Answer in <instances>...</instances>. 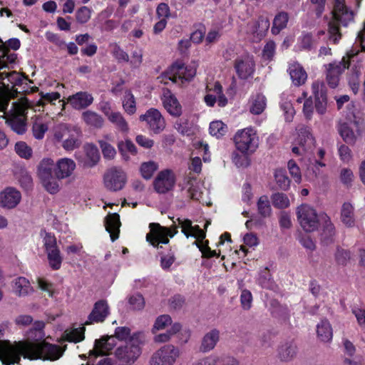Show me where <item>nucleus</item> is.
Wrapping results in <instances>:
<instances>
[{"label":"nucleus","mask_w":365,"mask_h":365,"mask_svg":"<svg viewBox=\"0 0 365 365\" xmlns=\"http://www.w3.org/2000/svg\"><path fill=\"white\" fill-rule=\"evenodd\" d=\"M270 26L269 19L267 16H260L259 18L247 26V32L254 41H261L266 35Z\"/></svg>","instance_id":"nucleus-19"},{"label":"nucleus","mask_w":365,"mask_h":365,"mask_svg":"<svg viewBox=\"0 0 365 365\" xmlns=\"http://www.w3.org/2000/svg\"><path fill=\"white\" fill-rule=\"evenodd\" d=\"M111 53L114 58L120 63H128L129 61L128 54L124 51L117 43L110 45Z\"/></svg>","instance_id":"nucleus-59"},{"label":"nucleus","mask_w":365,"mask_h":365,"mask_svg":"<svg viewBox=\"0 0 365 365\" xmlns=\"http://www.w3.org/2000/svg\"><path fill=\"white\" fill-rule=\"evenodd\" d=\"M50 267L53 270L59 269L63 261L59 249L46 252Z\"/></svg>","instance_id":"nucleus-50"},{"label":"nucleus","mask_w":365,"mask_h":365,"mask_svg":"<svg viewBox=\"0 0 365 365\" xmlns=\"http://www.w3.org/2000/svg\"><path fill=\"white\" fill-rule=\"evenodd\" d=\"M20 41L18 38H11L6 43H4L0 38V69L8 67L9 64L15 62L16 54L11 52L9 48L16 51L20 47Z\"/></svg>","instance_id":"nucleus-14"},{"label":"nucleus","mask_w":365,"mask_h":365,"mask_svg":"<svg viewBox=\"0 0 365 365\" xmlns=\"http://www.w3.org/2000/svg\"><path fill=\"white\" fill-rule=\"evenodd\" d=\"M150 232L146 235L147 241L153 247H158L159 244H168L169 237H173L176 233V227L174 232L171 229L162 227L158 223L150 224Z\"/></svg>","instance_id":"nucleus-11"},{"label":"nucleus","mask_w":365,"mask_h":365,"mask_svg":"<svg viewBox=\"0 0 365 365\" xmlns=\"http://www.w3.org/2000/svg\"><path fill=\"white\" fill-rule=\"evenodd\" d=\"M209 130L210 135L219 138L225 135L227 126L221 120H215L210 123Z\"/></svg>","instance_id":"nucleus-49"},{"label":"nucleus","mask_w":365,"mask_h":365,"mask_svg":"<svg viewBox=\"0 0 365 365\" xmlns=\"http://www.w3.org/2000/svg\"><path fill=\"white\" fill-rule=\"evenodd\" d=\"M250 112L254 115H259L263 113L267 106V98L261 93L252 94L249 100Z\"/></svg>","instance_id":"nucleus-34"},{"label":"nucleus","mask_w":365,"mask_h":365,"mask_svg":"<svg viewBox=\"0 0 365 365\" xmlns=\"http://www.w3.org/2000/svg\"><path fill=\"white\" fill-rule=\"evenodd\" d=\"M175 175L171 170L160 171L155 178L153 185L155 191L165 194L172 190L175 185Z\"/></svg>","instance_id":"nucleus-16"},{"label":"nucleus","mask_w":365,"mask_h":365,"mask_svg":"<svg viewBox=\"0 0 365 365\" xmlns=\"http://www.w3.org/2000/svg\"><path fill=\"white\" fill-rule=\"evenodd\" d=\"M197 67V65L195 62H192L186 66L180 62H176L171 66V71L175 72L178 83L182 84L184 82L191 81L195 77Z\"/></svg>","instance_id":"nucleus-17"},{"label":"nucleus","mask_w":365,"mask_h":365,"mask_svg":"<svg viewBox=\"0 0 365 365\" xmlns=\"http://www.w3.org/2000/svg\"><path fill=\"white\" fill-rule=\"evenodd\" d=\"M317 40L313 39L309 34H302L297 41V47L299 50H310Z\"/></svg>","instance_id":"nucleus-56"},{"label":"nucleus","mask_w":365,"mask_h":365,"mask_svg":"<svg viewBox=\"0 0 365 365\" xmlns=\"http://www.w3.org/2000/svg\"><path fill=\"white\" fill-rule=\"evenodd\" d=\"M207 93L204 97V101L209 107H213L217 103L219 107H225L227 106L228 101L223 94L222 87L219 82H215L212 87L207 86Z\"/></svg>","instance_id":"nucleus-20"},{"label":"nucleus","mask_w":365,"mask_h":365,"mask_svg":"<svg viewBox=\"0 0 365 365\" xmlns=\"http://www.w3.org/2000/svg\"><path fill=\"white\" fill-rule=\"evenodd\" d=\"M120 226V217L118 214L112 213L107 215L105 219V227L113 242L118 238Z\"/></svg>","instance_id":"nucleus-33"},{"label":"nucleus","mask_w":365,"mask_h":365,"mask_svg":"<svg viewBox=\"0 0 365 365\" xmlns=\"http://www.w3.org/2000/svg\"><path fill=\"white\" fill-rule=\"evenodd\" d=\"M48 129V126L46 123L41 120H36L32 127L34 138L38 140L42 139Z\"/></svg>","instance_id":"nucleus-60"},{"label":"nucleus","mask_w":365,"mask_h":365,"mask_svg":"<svg viewBox=\"0 0 365 365\" xmlns=\"http://www.w3.org/2000/svg\"><path fill=\"white\" fill-rule=\"evenodd\" d=\"M21 81L19 74L13 72H0V111L7 108L10 100L9 84L14 86Z\"/></svg>","instance_id":"nucleus-9"},{"label":"nucleus","mask_w":365,"mask_h":365,"mask_svg":"<svg viewBox=\"0 0 365 365\" xmlns=\"http://www.w3.org/2000/svg\"><path fill=\"white\" fill-rule=\"evenodd\" d=\"M273 205L279 209H284L289 206L290 202L287 195L277 192L272 196Z\"/></svg>","instance_id":"nucleus-57"},{"label":"nucleus","mask_w":365,"mask_h":365,"mask_svg":"<svg viewBox=\"0 0 365 365\" xmlns=\"http://www.w3.org/2000/svg\"><path fill=\"white\" fill-rule=\"evenodd\" d=\"M110 140H111V137L110 135H106L104 139L98 140L104 158L108 160L113 159L116 155L115 149L108 143Z\"/></svg>","instance_id":"nucleus-44"},{"label":"nucleus","mask_w":365,"mask_h":365,"mask_svg":"<svg viewBox=\"0 0 365 365\" xmlns=\"http://www.w3.org/2000/svg\"><path fill=\"white\" fill-rule=\"evenodd\" d=\"M41 236L43 237L46 252L58 249L56 239L53 235L48 233L46 231H41Z\"/></svg>","instance_id":"nucleus-58"},{"label":"nucleus","mask_w":365,"mask_h":365,"mask_svg":"<svg viewBox=\"0 0 365 365\" xmlns=\"http://www.w3.org/2000/svg\"><path fill=\"white\" fill-rule=\"evenodd\" d=\"M82 120L88 126L100 128L103 125V118L97 113L88 110L83 112Z\"/></svg>","instance_id":"nucleus-40"},{"label":"nucleus","mask_w":365,"mask_h":365,"mask_svg":"<svg viewBox=\"0 0 365 365\" xmlns=\"http://www.w3.org/2000/svg\"><path fill=\"white\" fill-rule=\"evenodd\" d=\"M297 354V346L294 342L282 344L278 349V356L283 361L292 360Z\"/></svg>","instance_id":"nucleus-38"},{"label":"nucleus","mask_w":365,"mask_h":365,"mask_svg":"<svg viewBox=\"0 0 365 365\" xmlns=\"http://www.w3.org/2000/svg\"><path fill=\"white\" fill-rule=\"evenodd\" d=\"M181 329V326L178 323L173 324L170 329L166 332L155 335L154 337L155 342L157 343H165L171 339V337L178 333Z\"/></svg>","instance_id":"nucleus-51"},{"label":"nucleus","mask_w":365,"mask_h":365,"mask_svg":"<svg viewBox=\"0 0 365 365\" xmlns=\"http://www.w3.org/2000/svg\"><path fill=\"white\" fill-rule=\"evenodd\" d=\"M239 361L235 357L226 354H219L202 358L192 365H239Z\"/></svg>","instance_id":"nucleus-24"},{"label":"nucleus","mask_w":365,"mask_h":365,"mask_svg":"<svg viewBox=\"0 0 365 365\" xmlns=\"http://www.w3.org/2000/svg\"><path fill=\"white\" fill-rule=\"evenodd\" d=\"M41 98L37 102L34 109L36 110L37 107L43 106L46 103H50L51 104H54V101L59 100L61 95L58 92H52V93H40Z\"/></svg>","instance_id":"nucleus-55"},{"label":"nucleus","mask_w":365,"mask_h":365,"mask_svg":"<svg viewBox=\"0 0 365 365\" xmlns=\"http://www.w3.org/2000/svg\"><path fill=\"white\" fill-rule=\"evenodd\" d=\"M58 345L46 341L30 342L19 341L14 344L9 341H0V361L4 365L19 364L20 356L30 359L56 361L60 359L63 352Z\"/></svg>","instance_id":"nucleus-1"},{"label":"nucleus","mask_w":365,"mask_h":365,"mask_svg":"<svg viewBox=\"0 0 365 365\" xmlns=\"http://www.w3.org/2000/svg\"><path fill=\"white\" fill-rule=\"evenodd\" d=\"M140 121L145 122L148 128L154 133H161L165 128V120L161 113L156 108L148 109L139 117Z\"/></svg>","instance_id":"nucleus-13"},{"label":"nucleus","mask_w":365,"mask_h":365,"mask_svg":"<svg viewBox=\"0 0 365 365\" xmlns=\"http://www.w3.org/2000/svg\"><path fill=\"white\" fill-rule=\"evenodd\" d=\"M220 331L217 329L207 331L202 339L200 350L206 353L214 349L220 340Z\"/></svg>","instance_id":"nucleus-31"},{"label":"nucleus","mask_w":365,"mask_h":365,"mask_svg":"<svg viewBox=\"0 0 365 365\" xmlns=\"http://www.w3.org/2000/svg\"><path fill=\"white\" fill-rule=\"evenodd\" d=\"M110 313L109 307L106 300H99L93 306V309L88 317V323L103 322Z\"/></svg>","instance_id":"nucleus-26"},{"label":"nucleus","mask_w":365,"mask_h":365,"mask_svg":"<svg viewBox=\"0 0 365 365\" xmlns=\"http://www.w3.org/2000/svg\"><path fill=\"white\" fill-rule=\"evenodd\" d=\"M21 200V192L16 188L9 187L0 192V207L11 210L16 207Z\"/></svg>","instance_id":"nucleus-23"},{"label":"nucleus","mask_w":365,"mask_h":365,"mask_svg":"<svg viewBox=\"0 0 365 365\" xmlns=\"http://www.w3.org/2000/svg\"><path fill=\"white\" fill-rule=\"evenodd\" d=\"M327 71V81L331 88H336L339 82L340 76L349 67L346 57L340 61H334L324 66Z\"/></svg>","instance_id":"nucleus-15"},{"label":"nucleus","mask_w":365,"mask_h":365,"mask_svg":"<svg viewBox=\"0 0 365 365\" xmlns=\"http://www.w3.org/2000/svg\"><path fill=\"white\" fill-rule=\"evenodd\" d=\"M130 308L134 310H141L145 307V299L140 294L131 295L128 299Z\"/></svg>","instance_id":"nucleus-64"},{"label":"nucleus","mask_w":365,"mask_h":365,"mask_svg":"<svg viewBox=\"0 0 365 365\" xmlns=\"http://www.w3.org/2000/svg\"><path fill=\"white\" fill-rule=\"evenodd\" d=\"M179 225L181 227L182 232L187 237H193L197 240L194 242L200 249L202 255L205 257L218 256L215 250H211L207 244H204L203 240L205 237V232L198 225L192 226L190 220L178 219Z\"/></svg>","instance_id":"nucleus-7"},{"label":"nucleus","mask_w":365,"mask_h":365,"mask_svg":"<svg viewBox=\"0 0 365 365\" xmlns=\"http://www.w3.org/2000/svg\"><path fill=\"white\" fill-rule=\"evenodd\" d=\"M235 69L238 77L241 79H247L252 77L255 71V63L252 56L244 55L235 61Z\"/></svg>","instance_id":"nucleus-18"},{"label":"nucleus","mask_w":365,"mask_h":365,"mask_svg":"<svg viewBox=\"0 0 365 365\" xmlns=\"http://www.w3.org/2000/svg\"><path fill=\"white\" fill-rule=\"evenodd\" d=\"M145 340L143 332L133 334L124 346H120L115 350V356L121 365H130L140 356L141 345Z\"/></svg>","instance_id":"nucleus-2"},{"label":"nucleus","mask_w":365,"mask_h":365,"mask_svg":"<svg viewBox=\"0 0 365 365\" xmlns=\"http://www.w3.org/2000/svg\"><path fill=\"white\" fill-rule=\"evenodd\" d=\"M172 324V319L169 315L163 314L159 316L153 325V331H159L165 329Z\"/></svg>","instance_id":"nucleus-63"},{"label":"nucleus","mask_w":365,"mask_h":365,"mask_svg":"<svg viewBox=\"0 0 365 365\" xmlns=\"http://www.w3.org/2000/svg\"><path fill=\"white\" fill-rule=\"evenodd\" d=\"M85 155L79 158V162L85 168L94 167L100 160V154L98 148L93 144H86L83 146Z\"/></svg>","instance_id":"nucleus-27"},{"label":"nucleus","mask_w":365,"mask_h":365,"mask_svg":"<svg viewBox=\"0 0 365 365\" xmlns=\"http://www.w3.org/2000/svg\"><path fill=\"white\" fill-rule=\"evenodd\" d=\"M334 9L333 11V20L329 23V40L334 44L338 43L341 39V33L338 23L346 26L354 20V13L344 4V0H334Z\"/></svg>","instance_id":"nucleus-3"},{"label":"nucleus","mask_w":365,"mask_h":365,"mask_svg":"<svg viewBox=\"0 0 365 365\" xmlns=\"http://www.w3.org/2000/svg\"><path fill=\"white\" fill-rule=\"evenodd\" d=\"M127 181L125 173L118 168H111L108 170L103 177L105 187L110 191L122 190Z\"/></svg>","instance_id":"nucleus-12"},{"label":"nucleus","mask_w":365,"mask_h":365,"mask_svg":"<svg viewBox=\"0 0 365 365\" xmlns=\"http://www.w3.org/2000/svg\"><path fill=\"white\" fill-rule=\"evenodd\" d=\"M287 71L290 76L292 83L295 86H301L305 83L307 74L304 68L298 62H290Z\"/></svg>","instance_id":"nucleus-30"},{"label":"nucleus","mask_w":365,"mask_h":365,"mask_svg":"<svg viewBox=\"0 0 365 365\" xmlns=\"http://www.w3.org/2000/svg\"><path fill=\"white\" fill-rule=\"evenodd\" d=\"M180 350L172 344H167L157 350L152 356L150 365H173L180 356Z\"/></svg>","instance_id":"nucleus-10"},{"label":"nucleus","mask_w":365,"mask_h":365,"mask_svg":"<svg viewBox=\"0 0 365 365\" xmlns=\"http://www.w3.org/2000/svg\"><path fill=\"white\" fill-rule=\"evenodd\" d=\"M234 142L237 150L244 155L254 153L259 147V137L252 127L237 130L234 136Z\"/></svg>","instance_id":"nucleus-6"},{"label":"nucleus","mask_w":365,"mask_h":365,"mask_svg":"<svg viewBox=\"0 0 365 365\" xmlns=\"http://www.w3.org/2000/svg\"><path fill=\"white\" fill-rule=\"evenodd\" d=\"M53 140L56 143H61L66 151H72L81 144L79 130L66 124H61L54 128Z\"/></svg>","instance_id":"nucleus-5"},{"label":"nucleus","mask_w":365,"mask_h":365,"mask_svg":"<svg viewBox=\"0 0 365 365\" xmlns=\"http://www.w3.org/2000/svg\"><path fill=\"white\" fill-rule=\"evenodd\" d=\"M297 144L302 145V150H312L315 145V140L308 128H302L299 130Z\"/></svg>","instance_id":"nucleus-36"},{"label":"nucleus","mask_w":365,"mask_h":365,"mask_svg":"<svg viewBox=\"0 0 365 365\" xmlns=\"http://www.w3.org/2000/svg\"><path fill=\"white\" fill-rule=\"evenodd\" d=\"M163 107L173 117H179L182 114V106L175 96L168 88H164L161 95Z\"/></svg>","instance_id":"nucleus-21"},{"label":"nucleus","mask_w":365,"mask_h":365,"mask_svg":"<svg viewBox=\"0 0 365 365\" xmlns=\"http://www.w3.org/2000/svg\"><path fill=\"white\" fill-rule=\"evenodd\" d=\"M320 222L323 227L322 235L324 238L332 237L335 234L334 226L327 214H320Z\"/></svg>","instance_id":"nucleus-47"},{"label":"nucleus","mask_w":365,"mask_h":365,"mask_svg":"<svg viewBox=\"0 0 365 365\" xmlns=\"http://www.w3.org/2000/svg\"><path fill=\"white\" fill-rule=\"evenodd\" d=\"M341 220L346 227H351L354 226V207L349 202L343 204L341 210Z\"/></svg>","instance_id":"nucleus-41"},{"label":"nucleus","mask_w":365,"mask_h":365,"mask_svg":"<svg viewBox=\"0 0 365 365\" xmlns=\"http://www.w3.org/2000/svg\"><path fill=\"white\" fill-rule=\"evenodd\" d=\"M118 146L123 160L125 161L130 159L129 154L134 155L137 153L135 145L130 140L120 142Z\"/></svg>","instance_id":"nucleus-45"},{"label":"nucleus","mask_w":365,"mask_h":365,"mask_svg":"<svg viewBox=\"0 0 365 365\" xmlns=\"http://www.w3.org/2000/svg\"><path fill=\"white\" fill-rule=\"evenodd\" d=\"M58 179L56 176H50L41 180V182L44 189L50 194H56L60 190V183Z\"/></svg>","instance_id":"nucleus-46"},{"label":"nucleus","mask_w":365,"mask_h":365,"mask_svg":"<svg viewBox=\"0 0 365 365\" xmlns=\"http://www.w3.org/2000/svg\"><path fill=\"white\" fill-rule=\"evenodd\" d=\"M259 214L263 217H268L272 214V208L269 200L267 195L261 196L257 202Z\"/></svg>","instance_id":"nucleus-48"},{"label":"nucleus","mask_w":365,"mask_h":365,"mask_svg":"<svg viewBox=\"0 0 365 365\" xmlns=\"http://www.w3.org/2000/svg\"><path fill=\"white\" fill-rule=\"evenodd\" d=\"M76 168L75 161L69 158H62L55 163L54 175L58 180L70 178Z\"/></svg>","instance_id":"nucleus-22"},{"label":"nucleus","mask_w":365,"mask_h":365,"mask_svg":"<svg viewBox=\"0 0 365 365\" xmlns=\"http://www.w3.org/2000/svg\"><path fill=\"white\" fill-rule=\"evenodd\" d=\"M55 163L50 158H43L37 166V175L41 180L49 178L54 173Z\"/></svg>","instance_id":"nucleus-37"},{"label":"nucleus","mask_w":365,"mask_h":365,"mask_svg":"<svg viewBox=\"0 0 365 365\" xmlns=\"http://www.w3.org/2000/svg\"><path fill=\"white\" fill-rule=\"evenodd\" d=\"M274 177L276 185L279 190L286 191L290 187V180L287 175L286 170L276 169L274 172Z\"/></svg>","instance_id":"nucleus-43"},{"label":"nucleus","mask_w":365,"mask_h":365,"mask_svg":"<svg viewBox=\"0 0 365 365\" xmlns=\"http://www.w3.org/2000/svg\"><path fill=\"white\" fill-rule=\"evenodd\" d=\"M92 10L83 6L79 8L76 13V19L78 23L83 24L87 23L91 17Z\"/></svg>","instance_id":"nucleus-61"},{"label":"nucleus","mask_w":365,"mask_h":365,"mask_svg":"<svg viewBox=\"0 0 365 365\" xmlns=\"http://www.w3.org/2000/svg\"><path fill=\"white\" fill-rule=\"evenodd\" d=\"M317 333L322 341H330L332 339L333 331L329 322L327 319L322 320L317 326Z\"/></svg>","instance_id":"nucleus-39"},{"label":"nucleus","mask_w":365,"mask_h":365,"mask_svg":"<svg viewBox=\"0 0 365 365\" xmlns=\"http://www.w3.org/2000/svg\"><path fill=\"white\" fill-rule=\"evenodd\" d=\"M93 102V96L86 91L78 92L68 98V103L76 110H82Z\"/></svg>","instance_id":"nucleus-28"},{"label":"nucleus","mask_w":365,"mask_h":365,"mask_svg":"<svg viewBox=\"0 0 365 365\" xmlns=\"http://www.w3.org/2000/svg\"><path fill=\"white\" fill-rule=\"evenodd\" d=\"M182 189L187 191L190 198L203 202L201 185L196 178L191 177L185 178L182 184Z\"/></svg>","instance_id":"nucleus-29"},{"label":"nucleus","mask_w":365,"mask_h":365,"mask_svg":"<svg viewBox=\"0 0 365 365\" xmlns=\"http://www.w3.org/2000/svg\"><path fill=\"white\" fill-rule=\"evenodd\" d=\"M108 119L121 131L128 130V125L120 112H114Z\"/></svg>","instance_id":"nucleus-54"},{"label":"nucleus","mask_w":365,"mask_h":365,"mask_svg":"<svg viewBox=\"0 0 365 365\" xmlns=\"http://www.w3.org/2000/svg\"><path fill=\"white\" fill-rule=\"evenodd\" d=\"M14 294L19 297H25L34 292L30 282L24 277L16 278L12 282Z\"/></svg>","instance_id":"nucleus-35"},{"label":"nucleus","mask_w":365,"mask_h":365,"mask_svg":"<svg viewBox=\"0 0 365 365\" xmlns=\"http://www.w3.org/2000/svg\"><path fill=\"white\" fill-rule=\"evenodd\" d=\"M297 216L301 227L307 232L317 230L320 225V215L307 204H302L297 208Z\"/></svg>","instance_id":"nucleus-8"},{"label":"nucleus","mask_w":365,"mask_h":365,"mask_svg":"<svg viewBox=\"0 0 365 365\" xmlns=\"http://www.w3.org/2000/svg\"><path fill=\"white\" fill-rule=\"evenodd\" d=\"M16 153L21 158L29 159L32 155L31 148L25 142H18L15 145Z\"/></svg>","instance_id":"nucleus-62"},{"label":"nucleus","mask_w":365,"mask_h":365,"mask_svg":"<svg viewBox=\"0 0 365 365\" xmlns=\"http://www.w3.org/2000/svg\"><path fill=\"white\" fill-rule=\"evenodd\" d=\"M123 107L125 111L129 114L133 115L136 111V103L134 96L130 91H126L123 96Z\"/></svg>","instance_id":"nucleus-52"},{"label":"nucleus","mask_w":365,"mask_h":365,"mask_svg":"<svg viewBox=\"0 0 365 365\" xmlns=\"http://www.w3.org/2000/svg\"><path fill=\"white\" fill-rule=\"evenodd\" d=\"M339 132L343 140L349 144L354 145L360 135L358 123L356 121L343 123L339 128Z\"/></svg>","instance_id":"nucleus-25"},{"label":"nucleus","mask_w":365,"mask_h":365,"mask_svg":"<svg viewBox=\"0 0 365 365\" xmlns=\"http://www.w3.org/2000/svg\"><path fill=\"white\" fill-rule=\"evenodd\" d=\"M289 21V15L287 13L282 11L277 14L274 20L271 31L272 34L277 35L286 28Z\"/></svg>","instance_id":"nucleus-42"},{"label":"nucleus","mask_w":365,"mask_h":365,"mask_svg":"<svg viewBox=\"0 0 365 365\" xmlns=\"http://www.w3.org/2000/svg\"><path fill=\"white\" fill-rule=\"evenodd\" d=\"M158 168V164L155 161L150 160L142 163L140 168V171L143 178L148 180L152 178Z\"/></svg>","instance_id":"nucleus-53"},{"label":"nucleus","mask_w":365,"mask_h":365,"mask_svg":"<svg viewBox=\"0 0 365 365\" xmlns=\"http://www.w3.org/2000/svg\"><path fill=\"white\" fill-rule=\"evenodd\" d=\"M116 345V339L114 336L103 337L96 340L93 350L91 352L96 355H107Z\"/></svg>","instance_id":"nucleus-32"},{"label":"nucleus","mask_w":365,"mask_h":365,"mask_svg":"<svg viewBox=\"0 0 365 365\" xmlns=\"http://www.w3.org/2000/svg\"><path fill=\"white\" fill-rule=\"evenodd\" d=\"M31 104L26 98H21L12 103L11 109L6 113V109L2 111L6 115V122L11 130L19 135H22L26 131V114Z\"/></svg>","instance_id":"nucleus-4"}]
</instances>
